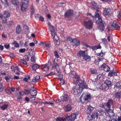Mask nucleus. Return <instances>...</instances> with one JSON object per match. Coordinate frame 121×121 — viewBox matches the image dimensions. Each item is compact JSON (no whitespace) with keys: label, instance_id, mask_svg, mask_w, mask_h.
Instances as JSON below:
<instances>
[{"label":"nucleus","instance_id":"f257e3e1","mask_svg":"<svg viewBox=\"0 0 121 121\" xmlns=\"http://www.w3.org/2000/svg\"><path fill=\"white\" fill-rule=\"evenodd\" d=\"M97 12L98 13V10H96V14L94 16H93L91 13H88V14L93 18L95 17V18H98V20L96 22V23L99 26H98L99 29L101 31H102L104 30L105 29L104 26L105 22L103 21L101 16L99 15V14L98 13H96Z\"/></svg>","mask_w":121,"mask_h":121},{"label":"nucleus","instance_id":"f03ea898","mask_svg":"<svg viewBox=\"0 0 121 121\" xmlns=\"http://www.w3.org/2000/svg\"><path fill=\"white\" fill-rule=\"evenodd\" d=\"M91 97L90 94L88 95L86 93H84L81 96L80 100L83 103H86L90 101Z\"/></svg>","mask_w":121,"mask_h":121},{"label":"nucleus","instance_id":"7ed1b4c3","mask_svg":"<svg viewBox=\"0 0 121 121\" xmlns=\"http://www.w3.org/2000/svg\"><path fill=\"white\" fill-rule=\"evenodd\" d=\"M86 51L81 50L79 51L77 54V55L78 57H83V59L86 60H88L91 59L90 56L87 55V53L86 52Z\"/></svg>","mask_w":121,"mask_h":121},{"label":"nucleus","instance_id":"20e7f679","mask_svg":"<svg viewBox=\"0 0 121 121\" xmlns=\"http://www.w3.org/2000/svg\"><path fill=\"white\" fill-rule=\"evenodd\" d=\"M69 75L73 78V82L74 83H78L79 81V77L74 71L71 70Z\"/></svg>","mask_w":121,"mask_h":121},{"label":"nucleus","instance_id":"39448f33","mask_svg":"<svg viewBox=\"0 0 121 121\" xmlns=\"http://www.w3.org/2000/svg\"><path fill=\"white\" fill-rule=\"evenodd\" d=\"M73 93L74 95H79L82 92V88H81L79 84H76L73 86Z\"/></svg>","mask_w":121,"mask_h":121},{"label":"nucleus","instance_id":"423d86ee","mask_svg":"<svg viewBox=\"0 0 121 121\" xmlns=\"http://www.w3.org/2000/svg\"><path fill=\"white\" fill-rule=\"evenodd\" d=\"M10 16V14L6 11H4L3 14H0V18L2 19L3 23H4L7 22L6 18L9 17Z\"/></svg>","mask_w":121,"mask_h":121},{"label":"nucleus","instance_id":"0eeeda50","mask_svg":"<svg viewBox=\"0 0 121 121\" xmlns=\"http://www.w3.org/2000/svg\"><path fill=\"white\" fill-rule=\"evenodd\" d=\"M28 0H21L22 5L21 7V10L22 12H24L27 9Z\"/></svg>","mask_w":121,"mask_h":121},{"label":"nucleus","instance_id":"6e6552de","mask_svg":"<svg viewBox=\"0 0 121 121\" xmlns=\"http://www.w3.org/2000/svg\"><path fill=\"white\" fill-rule=\"evenodd\" d=\"M93 23L91 20L85 21L83 22L84 26L86 29H90L93 28Z\"/></svg>","mask_w":121,"mask_h":121},{"label":"nucleus","instance_id":"1a4fd4ad","mask_svg":"<svg viewBox=\"0 0 121 121\" xmlns=\"http://www.w3.org/2000/svg\"><path fill=\"white\" fill-rule=\"evenodd\" d=\"M105 111H106V112H107V116L108 117L111 118L114 116L115 114L113 110L110 109L106 108Z\"/></svg>","mask_w":121,"mask_h":121},{"label":"nucleus","instance_id":"9d476101","mask_svg":"<svg viewBox=\"0 0 121 121\" xmlns=\"http://www.w3.org/2000/svg\"><path fill=\"white\" fill-rule=\"evenodd\" d=\"M51 32L52 36H53V38L55 43V44L58 45H59L60 44V42L58 38L57 39H55V36L56 35V32L54 30L52 31H51Z\"/></svg>","mask_w":121,"mask_h":121},{"label":"nucleus","instance_id":"9b49d317","mask_svg":"<svg viewBox=\"0 0 121 121\" xmlns=\"http://www.w3.org/2000/svg\"><path fill=\"white\" fill-rule=\"evenodd\" d=\"M84 45L87 48L91 49L93 51H95V50L98 49H101V47L100 44L95 46H93L88 45L87 43H85L84 44Z\"/></svg>","mask_w":121,"mask_h":121},{"label":"nucleus","instance_id":"f8f14e48","mask_svg":"<svg viewBox=\"0 0 121 121\" xmlns=\"http://www.w3.org/2000/svg\"><path fill=\"white\" fill-rule=\"evenodd\" d=\"M49 66L52 67L51 68L52 70H53L57 68H59L58 64L56 62L55 59L53 60L52 62H50Z\"/></svg>","mask_w":121,"mask_h":121},{"label":"nucleus","instance_id":"ddd939ff","mask_svg":"<svg viewBox=\"0 0 121 121\" xmlns=\"http://www.w3.org/2000/svg\"><path fill=\"white\" fill-rule=\"evenodd\" d=\"M121 26V25L118 24L116 21H114L111 25V27L114 30H117Z\"/></svg>","mask_w":121,"mask_h":121},{"label":"nucleus","instance_id":"4468645a","mask_svg":"<svg viewBox=\"0 0 121 121\" xmlns=\"http://www.w3.org/2000/svg\"><path fill=\"white\" fill-rule=\"evenodd\" d=\"M73 11L71 9L67 11L64 14V16L67 18H69L72 16L73 14Z\"/></svg>","mask_w":121,"mask_h":121},{"label":"nucleus","instance_id":"2eb2a0df","mask_svg":"<svg viewBox=\"0 0 121 121\" xmlns=\"http://www.w3.org/2000/svg\"><path fill=\"white\" fill-rule=\"evenodd\" d=\"M113 100L112 99H109L105 104L107 107L106 108L110 109L113 106Z\"/></svg>","mask_w":121,"mask_h":121},{"label":"nucleus","instance_id":"dca6fc26","mask_svg":"<svg viewBox=\"0 0 121 121\" xmlns=\"http://www.w3.org/2000/svg\"><path fill=\"white\" fill-rule=\"evenodd\" d=\"M80 86H81V88H82V91L83 88L87 89L88 87L86 84V82L84 80L82 81L81 82L80 81Z\"/></svg>","mask_w":121,"mask_h":121},{"label":"nucleus","instance_id":"f3484780","mask_svg":"<svg viewBox=\"0 0 121 121\" xmlns=\"http://www.w3.org/2000/svg\"><path fill=\"white\" fill-rule=\"evenodd\" d=\"M69 98L68 95L66 93H64L63 95L60 97L61 100L64 102H66Z\"/></svg>","mask_w":121,"mask_h":121},{"label":"nucleus","instance_id":"a211bd4d","mask_svg":"<svg viewBox=\"0 0 121 121\" xmlns=\"http://www.w3.org/2000/svg\"><path fill=\"white\" fill-rule=\"evenodd\" d=\"M64 109L66 112L70 111L72 109V107L71 105L69 104L66 105L63 108Z\"/></svg>","mask_w":121,"mask_h":121},{"label":"nucleus","instance_id":"6ab92c4d","mask_svg":"<svg viewBox=\"0 0 121 121\" xmlns=\"http://www.w3.org/2000/svg\"><path fill=\"white\" fill-rule=\"evenodd\" d=\"M76 117L74 113H72L70 115L66 117V118L69 120V121H73L76 118Z\"/></svg>","mask_w":121,"mask_h":121},{"label":"nucleus","instance_id":"aec40b11","mask_svg":"<svg viewBox=\"0 0 121 121\" xmlns=\"http://www.w3.org/2000/svg\"><path fill=\"white\" fill-rule=\"evenodd\" d=\"M37 92L35 89L34 87H31L30 93L32 96H36L37 95Z\"/></svg>","mask_w":121,"mask_h":121},{"label":"nucleus","instance_id":"412c9836","mask_svg":"<svg viewBox=\"0 0 121 121\" xmlns=\"http://www.w3.org/2000/svg\"><path fill=\"white\" fill-rule=\"evenodd\" d=\"M101 67L104 69V70L105 72H109L110 70V68L105 63L103 64L101 66Z\"/></svg>","mask_w":121,"mask_h":121},{"label":"nucleus","instance_id":"4be33fe9","mask_svg":"<svg viewBox=\"0 0 121 121\" xmlns=\"http://www.w3.org/2000/svg\"><path fill=\"white\" fill-rule=\"evenodd\" d=\"M22 31V29L21 28V26L20 25H17L16 29V34H19Z\"/></svg>","mask_w":121,"mask_h":121},{"label":"nucleus","instance_id":"5701e85b","mask_svg":"<svg viewBox=\"0 0 121 121\" xmlns=\"http://www.w3.org/2000/svg\"><path fill=\"white\" fill-rule=\"evenodd\" d=\"M73 45L75 46H78L80 43L79 40H77L76 39H73Z\"/></svg>","mask_w":121,"mask_h":121},{"label":"nucleus","instance_id":"b1692460","mask_svg":"<svg viewBox=\"0 0 121 121\" xmlns=\"http://www.w3.org/2000/svg\"><path fill=\"white\" fill-rule=\"evenodd\" d=\"M42 69L43 71H47L49 69V66L48 65L45 64L42 65Z\"/></svg>","mask_w":121,"mask_h":121},{"label":"nucleus","instance_id":"393cba45","mask_svg":"<svg viewBox=\"0 0 121 121\" xmlns=\"http://www.w3.org/2000/svg\"><path fill=\"white\" fill-rule=\"evenodd\" d=\"M40 76L37 75L35 77V79H33L32 81L33 83H35L36 82L39 81L40 79Z\"/></svg>","mask_w":121,"mask_h":121},{"label":"nucleus","instance_id":"a878e982","mask_svg":"<svg viewBox=\"0 0 121 121\" xmlns=\"http://www.w3.org/2000/svg\"><path fill=\"white\" fill-rule=\"evenodd\" d=\"M93 108L91 106H89L87 108V109L86 111V112L87 114H90L92 111H93Z\"/></svg>","mask_w":121,"mask_h":121},{"label":"nucleus","instance_id":"bb28decb","mask_svg":"<svg viewBox=\"0 0 121 121\" xmlns=\"http://www.w3.org/2000/svg\"><path fill=\"white\" fill-rule=\"evenodd\" d=\"M110 9L105 8L103 11V13L104 15H109L110 14Z\"/></svg>","mask_w":121,"mask_h":121},{"label":"nucleus","instance_id":"cd10ccee","mask_svg":"<svg viewBox=\"0 0 121 121\" xmlns=\"http://www.w3.org/2000/svg\"><path fill=\"white\" fill-rule=\"evenodd\" d=\"M117 71L116 72H114L113 70L111 71L109 73L108 75L110 77L112 76H116L117 75Z\"/></svg>","mask_w":121,"mask_h":121},{"label":"nucleus","instance_id":"c85d7f7f","mask_svg":"<svg viewBox=\"0 0 121 121\" xmlns=\"http://www.w3.org/2000/svg\"><path fill=\"white\" fill-rule=\"evenodd\" d=\"M93 118V120L94 121H96L98 117V113H94L91 115Z\"/></svg>","mask_w":121,"mask_h":121},{"label":"nucleus","instance_id":"c756f323","mask_svg":"<svg viewBox=\"0 0 121 121\" xmlns=\"http://www.w3.org/2000/svg\"><path fill=\"white\" fill-rule=\"evenodd\" d=\"M104 82L107 86L108 88L110 87L112 85L111 82L110 80H106Z\"/></svg>","mask_w":121,"mask_h":121},{"label":"nucleus","instance_id":"7c9ffc66","mask_svg":"<svg viewBox=\"0 0 121 121\" xmlns=\"http://www.w3.org/2000/svg\"><path fill=\"white\" fill-rule=\"evenodd\" d=\"M104 76L103 74H100L98 75L97 77L98 79H99L100 81H103Z\"/></svg>","mask_w":121,"mask_h":121},{"label":"nucleus","instance_id":"2f4dec72","mask_svg":"<svg viewBox=\"0 0 121 121\" xmlns=\"http://www.w3.org/2000/svg\"><path fill=\"white\" fill-rule=\"evenodd\" d=\"M90 73L92 74L97 75L98 73L97 72L96 69L93 68H91L90 69Z\"/></svg>","mask_w":121,"mask_h":121},{"label":"nucleus","instance_id":"473e14b6","mask_svg":"<svg viewBox=\"0 0 121 121\" xmlns=\"http://www.w3.org/2000/svg\"><path fill=\"white\" fill-rule=\"evenodd\" d=\"M5 79L7 82H9L12 80L13 77L11 76L8 75L5 77Z\"/></svg>","mask_w":121,"mask_h":121},{"label":"nucleus","instance_id":"72a5a7b5","mask_svg":"<svg viewBox=\"0 0 121 121\" xmlns=\"http://www.w3.org/2000/svg\"><path fill=\"white\" fill-rule=\"evenodd\" d=\"M115 88H116L121 89V82H118L115 83L114 85Z\"/></svg>","mask_w":121,"mask_h":121},{"label":"nucleus","instance_id":"f704fd0d","mask_svg":"<svg viewBox=\"0 0 121 121\" xmlns=\"http://www.w3.org/2000/svg\"><path fill=\"white\" fill-rule=\"evenodd\" d=\"M11 2L13 4L17 6L19 5L20 3L19 1L17 0H12Z\"/></svg>","mask_w":121,"mask_h":121},{"label":"nucleus","instance_id":"c9c22d12","mask_svg":"<svg viewBox=\"0 0 121 121\" xmlns=\"http://www.w3.org/2000/svg\"><path fill=\"white\" fill-rule=\"evenodd\" d=\"M100 87L103 90H106L108 88L107 86H106L104 82L103 83Z\"/></svg>","mask_w":121,"mask_h":121},{"label":"nucleus","instance_id":"e433bc0d","mask_svg":"<svg viewBox=\"0 0 121 121\" xmlns=\"http://www.w3.org/2000/svg\"><path fill=\"white\" fill-rule=\"evenodd\" d=\"M39 65L37 64L34 65H33L32 68V69L34 70H35L39 68Z\"/></svg>","mask_w":121,"mask_h":121},{"label":"nucleus","instance_id":"4c0bfd02","mask_svg":"<svg viewBox=\"0 0 121 121\" xmlns=\"http://www.w3.org/2000/svg\"><path fill=\"white\" fill-rule=\"evenodd\" d=\"M30 12L32 15L35 12V10L33 5H31L30 6Z\"/></svg>","mask_w":121,"mask_h":121},{"label":"nucleus","instance_id":"58836bf2","mask_svg":"<svg viewBox=\"0 0 121 121\" xmlns=\"http://www.w3.org/2000/svg\"><path fill=\"white\" fill-rule=\"evenodd\" d=\"M121 95L120 92H118L115 93L113 96L116 98H119L121 97Z\"/></svg>","mask_w":121,"mask_h":121},{"label":"nucleus","instance_id":"ea45409f","mask_svg":"<svg viewBox=\"0 0 121 121\" xmlns=\"http://www.w3.org/2000/svg\"><path fill=\"white\" fill-rule=\"evenodd\" d=\"M98 110L99 112V114L100 115H103L104 113V112L103 109H101L99 108Z\"/></svg>","mask_w":121,"mask_h":121},{"label":"nucleus","instance_id":"a19ab883","mask_svg":"<svg viewBox=\"0 0 121 121\" xmlns=\"http://www.w3.org/2000/svg\"><path fill=\"white\" fill-rule=\"evenodd\" d=\"M48 28L50 31H52V30H54L53 26H52L50 22H48Z\"/></svg>","mask_w":121,"mask_h":121},{"label":"nucleus","instance_id":"79ce46f5","mask_svg":"<svg viewBox=\"0 0 121 121\" xmlns=\"http://www.w3.org/2000/svg\"><path fill=\"white\" fill-rule=\"evenodd\" d=\"M92 7H91L92 9H97L98 8L97 6L96 5V4L95 3H94L92 5Z\"/></svg>","mask_w":121,"mask_h":121},{"label":"nucleus","instance_id":"37998d69","mask_svg":"<svg viewBox=\"0 0 121 121\" xmlns=\"http://www.w3.org/2000/svg\"><path fill=\"white\" fill-rule=\"evenodd\" d=\"M106 107V104L104 103H102L100 104L99 105V107L101 108H105V107Z\"/></svg>","mask_w":121,"mask_h":121},{"label":"nucleus","instance_id":"c03bdc74","mask_svg":"<svg viewBox=\"0 0 121 121\" xmlns=\"http://www.w3.org/2000/svg\"><path fill=\"white\" fill-rule=\"evenodd\" d=\"M50 44H49L47 43H44L43 44V46L44 47H46L47 49H48L50 47Z\"/></svg>","mask_w":121,"mask_h":121},{"label":"nucleus","instance_id":"a18cd8bd","mask_svg":"<svg viewBox=\"0 0 121 121\" xmlns=\"http://www.w3.org/2000/svg\"><path fill=\"white\" fill-rule=\"evenodd\" d=\"M20 61L23 64L26 65L27 64V62L24 59H21Z\"/></svg>","mask_w":121,"mask_h":121},{"label":"nucleus","instance_id":"49530a36","mask_svg":"<svg viewBox=\"0 0 121 121\" xmlns=\"http://www.w3.org/2000/svg\"><path fill=\"white\" fill-rule=\"evenodd\" d=\"M87 119L89 121H92L93 120V117L91 115H89L88 116Z\"/></svg>","mask_w":121,"mask_h":121},{"label":"nucleus","instance_id":"de8ad7c7","mask_svg":"<svg viewBox=\"0 0 121 121\" xmlns=\"http://www.w3.org/2000/svg\"><path fill=\"white\" fill-rule=\"evenodd\" d=\"M55 75V73L53 72H51L50 73L47 74L44 76V77H46L48 76H52V75Z\"/></svg>","mask_w":121,"mask_h":121},{"label":"nucleus","instance_id":"09e8293b","mask_svg":"<svg viewBox=\"0 0 121 121\" xmlns=\"http://www.w3.org/2000/svg\"><path fill=\"white\" fill-rule=\"evenodd\" d=\"M54 54L55 56L56 57L58 58L59 57V56L58 55V52L56 51H55L54 52Z\"/></svg>","mask_w":121,"mask_h":121},{"label":"nucleus","instance_id":"8fccbe9b","mask_svg":"<svg viewBox=\"0 0 121 121\" xmlns=\"http://www.w3.org/2000/svg\"><path fill=\"white\" fill-rule=\"evenodd\" d=\"M14 44V46L16 48H18L19 47V44L16 41H14L13 43Z\"/></svg>","mask_w":121,"mask_h":121},{"label":"nucleus","instance_id":"3c124183","mask_svg":"<svg viewBox=\"0 0 121 121\" xmlns=\"http://www.w3.org/2000/svg\"><path fill=\"white\" fill-rule=\"evenodd\" d=\"M8 106V105L6 104H5L1 107V108L3 110H4L6 109L7 108Z\"/></svg>","mask_w":121,"mask_h":121},{"label":"nucleus","instance_id":"603ef678","mask_svg":"<svg viewBox=\"0 0 121 121\" xmlns=\"http://www.w3.org/2000/svg\"><path fill=\"white\" fill-rule=\"evenodd\" d=\"M13 67L14 70H13V71H14V72L17 75H19L20 74V71L19 70H16V69H15L14 68V67Z\"/></svg>","mask_w":121,"mask_h":121},{"label":"nucleus","instance_id":"864d4df0","mask_svg":"<svg viewBox=\"0 0 121 121\" xmlns=\"http://www.w3.org/2000/svg\"><path fill=\"white\" fill-rule=\"evenodd\" d=\"M5 91L7 94H10L11 93V91H10L9 88H7L5 89Z\"/></svg>","mask_w":121,"mask_h":121},{"label":"nucleus","instance_id":"5fc2aeb1","mask_svg":"<svg viewBox=\"0 0 121 121\" xmlns=\"http://www.w3.org/2000/svg\"><path fill=\"white\" fill-rule=\"evenodd\" d=\"M103 60V58H97V59H95V62H99L100 61H102Z\"/></svg>","mask_w":121,"mask_h":121},{"label":"nucleus","instance_id":"6e6d98bb","mask_svg":"<svg viewBox=\"0 0 121 121\" xmlns=\"http://www.w3.org/2000/svg\"><path fill=\"white\" fill-rule=\"evenodd\" d=\"M4 88L2 84H0V92H2L4 91Z\"/></svg>","mask_w":121,"mask_h":121},{"label":"nucleus","instance_id":"4d7b16f0","mask_svg":"<svg viewBox=\"0 0 121 121\" xmlns=\"http://www.w3.org/2000/svg\"><path fill=\"white\" fill-rule=\"evenodd\" d=\"M57 76L59 79L60 81H61L62 79V75L61 74H60L58 75Z\"/></svg>","mask_w":121,"mask_h":121},{"label":"nucleus","instance_id":"13d9d810","mask_svg":"<svg viewBox=\"0 0 121 121\" xmlns=\"http://www.w3.org/2000/svg\"><path fill=\"white\" fill-rule=\"evenodd\" d=\"M1 1L3 3L8 5V3L7 0H1Z\"/></svg>","mask_w":121,"mask_h":121},{"label":"nucleus","instance_id":"bf43d9fd","mask_svg":"<svg viewBox=\"0 0 121 121\" xmlns=\"http://www.w3.org/2000/svg\"><path fill=\"white\" fill-rule=\"evenodd\" d=\"M26 49L25 48L21 49L19 50V52L21 53H23L26 51Z\"/></svg>","mask_w":121,"mask_h":121},{"label":"nucleus","instance_id":"052dcab7","mask_svg":"<svg viewBox=\"0 0 121 121\" xmlns=\"http://www.w3.org/2000/svg\"><path fill=\"white\" fill-rule=\"evenodd\" d=\"M31 60L32 62H35V56H33L31 57Z\"/></svg>","mask_w":121,"mask_h":121},{"label":"nucleus","instance_id":"680f3d73","mask_svg":"<svg viewBox=\"0 0 121 121\" xmlns=\"http://www.w3.org/2000/svg\"><path fill=\"white\" fill-rule=\"evenodd\" d=\"M112 35L111 34H109V36L107 37V39L109 42L110 41V38H112Z\"/></svg>","mask_w":121,"mask_h":121},{"label":"nucleus","instance_id":"e2e57ef3","mask_svg":"<svg viewBox=\"0 0 121 121\" xmlns=\"http://www.w3.org/2000/svg\"><path fill=\"white\" fill-rule=\"evenodd\" d=\"M39 20L43 22L44 21V18L43 16H40L39 17Z\"/></svg>","mask_w":121,"mask_h":121},{"label":"nucleus","instance_id":"0e129e2a","mask_svg":"<svg viewBox=\"0 0 121 121\" xmlns=\"http://www.w3.org/2000/svg\"><path fill=\"white\" fill-rule=\"evenodd\" d=\"M10 91H11V93L15 91V89L14 87H11V88H9Z\"/></svg>","mask_w":121,"mask_h":121},{"label":"nucleus","instance_id":"69168bd1","mask_svg":"<svg viewBox=\"0 0 121 121\" xmlns=\"http://www.w3.org/2000/svg\"><path fill=\"white\" fill-rule=\"evenodd\" d=\"M56 121H64L63 118H61L57 117Z\"/></svg>","mask_w":121,"mask_h":121},{"label":"nucleus","instance_id":"338daca9","mask_svg":"<svg viewBox=\"0 0 121 121\" xmlns=\"http://www.w3.org/2000/svg\"><path fill=\"white\" fill-rule=\"evenodd\" d=\"M67 39L68 40H69L72 42H73V39L72 38L70 37H68L67 38Z\"/></svg>","mask_w":121,"mask_h":121},{"label":"nucleus","instance_id":"774afa93","mask_svg":"<svg viewBox=\"0 0 121 121\" xmlns=\"http://www.w3.org/2000/svg\"><path fill=\"white\" fill-rule=\"evenodd\" d=\"M17 100L20 102V103H21L22 102V98L21 97H18L17 98Z\"/></svg>","mask_w":121,"mask_h":121}]
</instances>
